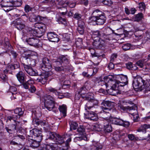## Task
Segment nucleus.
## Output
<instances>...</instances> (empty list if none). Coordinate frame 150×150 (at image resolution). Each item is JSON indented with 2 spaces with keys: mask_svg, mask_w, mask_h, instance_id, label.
<instances>
[{
  "mask_svg": "<svg viewBox=\"0 0 150 150\" xmlns=\"http://www.w3.org/2000/svg\"><path fill=\"white\" fill-rule=\"evenodd\" d=\"M29 55H25L22 58V64L26 72L30 76H37L38 75V72L33 69L30 66H35L36 65V60L30 57Z\"/></svg>",
  "mask_w": 150,
  "mask_h": 150,
  "instance_id": "f257e3e1",
  "label": "nucleus"
},
{
  "mask_svg": "<svg viewBox=\"0 0 150 150\" xmlns=\"http://www.w3.org/2000/svg\"><path fill=\"white\" fill-rule=\"evenodd\" d=\"M106 18L104 14L99 9H97L92 12L89 19L93 25H101L104 24Z\"/></svg>",
  "mask_w": 150,
  "mask_h": 150,
  "instance_id": "f03ea898",
  "label": "nucleus"
},
{
  "mask_svg": "<svg viewBox=\"0 0 150 150\" xmlns=\"http://www.w3.org/2000/svg\"><path fill=\"white\" fill-rule=\"evenodd\" d=\"M133 86L136 88H140L141 90L145 88L144 91L145 94L150 96V89L149 88H146L147 86L145 81L139 76H137L134 78L133 82Z\"/></svg>",
  "mask_w": 150,
  "mask_h": 150,
  "instance_id": "7ed1b4c3",
  "label": "nucleus"
},
{
  "mask_svg": "<svg viewBox=\"0 0 150 150\" xmlns=\"http://www.w3.org/2000/svg\"><path fill=\"white\" fill-rule=\"evenodd\" d=\"M113 76L112 75H109L107 76L104 77V81H100L99 82V85L101 86H104L107 88L106 91L111 94L115 95V93H113V90H112V84H115V82L112 81Z\"/></svg>",
  "mask_w": 150,
  "mask_h": 150,
  "instance_id": "20e7f679",
  "label": "nucleus"
},
{
  "mask_svg": "<svg viewBox=\"0 0 150 150\" xmlns=\"http://www.w3.org/2000/svg\"><path fill=\"white\" fill-rule=\"evenodd\" d=\"M71 134H65L62 136L57 134L56 137V140L57 142L59 144H62L66 141L65 145L66 146V149H67L69 146V143L71 141Z\"/></svg>",
  "mask_w": 150,
  "mask_h": 150,
  "instance_id": "39448f33",
  "label": "nucleus"
},
{
  "mask_svg": "<svg viewBox=\"0 0 150 150\" xmlns=\"http://www.w3.org/2000/svg\"><path fill=\"white\" fill-rule=\"evenodd\" d=\"M24 18H25L26 20L27 19L26 14L22 15L21 18L17 19L13 22L14 26L19 30H21L25 27V21L23 20Z\"/></svg>",
  "mask_w": 150,
  "mask_h": 150,
  "instance_id": "423d86ee",
  "label": "nucleus"
},
{
  "mask_svg": "<svg viewBox=\"0 0 150 150\" xmlns=\"http://www.w3.org/2000/svg\"><path fill=\"white\" fill-rule=\"evenodd\" d=\"M22 3V0H3L0 5L4 7H19Z\"/></svg>",
  "mask_w": 150,
  "mask_h": 150,
  "instance_id": "0eeeda50",
  "label": "nucleus"
},
{
  "mask_svg": "<svg viewBox=\"0 0 150 150\" xmlns=\"http://www.w3.org/2000/svg\"><path fill=\"white\" fill-rule=\"evenodd\" d=\"M35 28H37L38 30L35 31L36 34L35 35L38 38H40L44 34L46 30V25L42 23H37L35 25Z\"/></svg>",
  "mask_w": 150,
  "mask_h": 150,
  "instance_id": "6e6552de",
  "label": "nucleus"
},
{
  "mask_svg": "<svg viewBox=\"0 0 150 150\" xmlns=\"http://www.w3.org/2000/svg\"><path fill=\"white\" fill-rule=\"evenodd\" d=\"M42 62V63L40 64V67L43 71H46L52 69L51 61L47 58H43Z\"/></svg>",
  "mask_w": 150,
  "mask_h": 150,
  "instance_id": "1a4fd4ad",
  "label": "nucleus"
},
{
  "mask_svg": "<svg viewBox=\"0 0 150 150\" xmlns=\"http://www.w3.org/2000/svg\"><path fill=\"white\" fill-rule=\"evenodd\" d=\"M30 136L34 139L41 141L42 139V132L36 129H34L30 131Z\"/></svg>",
  "mask_w": 150,
  "mask_h": 150,
  "instance_id": "9d476101",
  "label": "nucleus"
},
{
  "mask_svg": "<svg viewBox=\"0 0 150 150\" xmlns=\"http://www.w3.org/2000/svg\"><path fill=\"white\" fill-rule=\"evenodd\" d=\"M114 103L109 101L103 100L101 103L102 105L101 108L104 112H107V111L105 110L110 111V108L113 106Z\"/></svg>",
  "mask_w": 150,
  "mask_h": 150,
  "instance_id": "9b49d317",
  "label": "nucleus"
},
{
  "mask_svg": "<svg viewBox=\"0 0 150 150\" xmlns=\"http://www.w3.org/2000/svg\"><path fill=\"white\" fill-rule=\"evenodd\" d=\"M97 109H96V111L93 110H90L88 111V113L85 115V117L88 119L90 120H92L94 121H96L98 120L97 114Z\"/></svg>",
  "mask_w": 150,
  "mask_h": 150,
  "instance_id": "f8f14e48",
  "label": "nucleus"
},
{
  "mask_svg": "<svg viewBox=\"0 0 150 150\" xmlns=\"http://www.w3.org/2000/svg\"><path fill=\"white\" fill-rule=\"evenodd\" d=\"M109 117H107L104 118V120L107 121H109L112 124L121 125L123 124V120L120 118L113 117H110V116H109Z\"/></svg>",
  "mask_w": 150,
  "mask_h": 150,
  "instance_id": "ddd939ff",
  "label": "nucleus"
},
{
  "mask_svg": "<svg viewBox=\"0 0 150 150\" xmlns=\"http://www.w3.org/2000/svg\"><path fill=\"white\" fill-rule=\"evenodd\" d=\"M93 45L95 48L98 49H100L102 47H104L105 42L102 38H98L97 39H94Z\"/></svg>",
  "mask_w": 150,
  "mask_h": 150,
  "instance_id": "4468645a",
  "label": "nucleus"
},
{
  "mask_svg": "<svg viewBox=\"0 0 150 150\" xmlns=\"http://www.w3.org/2000/svg\"><path fill=\"white\" fill-rule=\"evenodd\" d=\"M26 42L30 45L38 47H39V40L37 38H29L26 40Z\"/></svg>",
  "mask_w": 150,
  "mask_h": 150,
  "instance_id": "2eb2a0df",
  "label": "nucleus"
},
{
  "mask_svg": "<svg viewBox=\"0 0 150 150\" xmlns=\"http://www.w3.org/2000/svg\"><path fill=\"white\" fill-rule=\"evenodd\" d=\"M41 141H38V140L36 139H33L28 138V139L27 143L30 147L33 148H36L39 146Z\"/></svg>",
  "mask_w": 150,
  "mask_h": 150,
  "instance_id": "dca6fc26",
  "label": "nucleus"
},
{
  "mask_svg": "<svg viewBox=\"0 0 150 150\" xmlns=\"http://www.w3.org/2000/svg\"><path fill=\"white\" fill-rule=\"evenodd\" d=\"M65 63L66 64H68L69 63L68 59L64 58L61 59L58 58L56 61L54 62L53 63V65L54 67H59L62 66V63Z\"/></svg>",
  "mask_w": 150,
  "mask_h": 150,
  "instance_id": "f3484780",
  "label": "nucleus"
},
{
  "mask_svg": "<svg viewBox=\"0 0 150 150\" xmlns=\"http://www.w3.org/2000/svg\"><path fill=\"white\" fill-rule=\"evenodd\" d=\"M57 34L52 32L48 33L47 34V38L51 42H58L59 40Z\"/></svg>",
  "mask_w": 150,
  "mask_h": 150,
  "instance_id": "a211bd4d",
  "label": "nucleus"
},
{
  "mask_svg": "<svg viewBox=\"0 0 150 150\" xmlns=\"http://www.w3.org/2000/svg\"><path fill=\"white\" fill-rule=\"evenodd\" d=\"M112 81H115V84H112V90L113 92L119 89V87L120 86H123L125 85H124L121 83V81H119L115 79V77L113 76Z\"/></svg>",
  "mask_w": 150,
  "mask_h": 150,
  "instance_id": "6ab92c4d",
  "label": "nucleus"
},
{
  "mask_svg": "<svg viewBox=\"0 0 150 150\" xmlns=\"http://www.w3.org/2000/svg\"><path fill=\"white\" fill-rule=\"evenodd\" d=\"M16 76L20 83H23L24 81H25L26 76L24 72L22 71H19L16 75Z\"/></svg>",
  "mask_w": 150,
  "mask_h": 150,
  "instance_id": "aec40b11",
  "label": "nucleus"
},
{
  "mask_svg": "<svg viewBox=\"0 0 150 150\" xmlns=\"http://www.w3.org/2000/svg\"><path fill=\"white\" fill-rule=\"evenodd\" d=\"M104 123L103 130L105 133H109L112 131V128L110 124L107 121Z\"/></svg>",
  "mask_w": 150,
  "mask_h": 150,
  "instance_id": "412c9836",
  "label": "nucleus"
},
{
  "mask_svg": "<svg viewBox=\"0 0 150 150\" xmlns=\"http://www.w3.org/2000/svg\"><path fill=\"white\" fill-rule=\"evenodd\" d=\"M18 116L15 115H8L6 117L5 120L6 122L8 123L13 122L15 123L16 122V120L18 119Z\"/></svg>",
  "mask_w": 150,
  "mask_h": 150,
  "instance_id": "4be33fe9",
  "label": "nucleus"
},
{
  "mask_svg": "<svg viewBox=\"0 0 150 150\" xmlns=\"http://www.w3.org/2000/svg\"><path fill=\"white\" fill-rule=\"evenodd\" d=\"M55 103V101L45 103H44V107L49 111L53 109L55 110V109H56V108L55 107L54 104Z\"/></svg>",
  "mask_w": 150,
  "mask_h": 150,
  "instance_id": "5701e85b",
  "label": "nucleus"
},
{
  "mask_svg": "<svg viewBox=\"0 0 150 150\" xmlns=\"http://www.w3.org/2000/svg\"><path fill=\"white\" fill-rule=\"evenodd\" d=\"M47 76L45 73H42L40 75V77L37 79V81L44 84L47 80Z\"/></svg>",
  "mask_w": 150,
  "mask_h": 150,
  "instance_id": "b1692460",
  "label": "nucleus"
},
{
  "mask_svg": "<svg viewBox=\"0 0 150 150\" xmlns=\"http://www.w3.org/2000/svg\"><path fill=\"white\" fill-rule=\"evenodd\" d=\"M9 128H11L14 133L17 132V133H21L22 130V127H17L16 122H15L14 124H11L9 126Z\"/></svg>",
  "mask_w": 150,
  "mask_h": 150,
  "instance_id": "393cba45",
  "label": "nucleus"
},
{
  "mask_svg": "<svg viewBox=\"0 0 150 150\" xmlns=\"http://www.w3.org/2000/svg\"><path fill=\"white\" fill-rule=\"evenodd\" d=\"M85 109L86 110L90 111L93 110L96 111V108H95L94 106H93V104L91 101H88L85 105Z\"/></svg>",
  "mask_w": 150,
  "mask_h": 150,
  "instance_id": "a878e982",
  "label": "nucleus"
},
{
  "mask_svg": "<svg viewBox=\"0 0 150 150\" xmlns=\"http://www.w3.org/2000/svg\"><path fill=\"white\" fill-rule=\"evenodd\" d=\"M119 108L120 109L123 110V111L126 112L132 110H135L136 109V107L135 105L131 107L129 106L125 107L120 105L119 106Z\"/></svg>",
  "mask_w": 150,
  "mask_h": 150,
  "instance_id": "bb28decb",
  "label": "nucleus"
},
{
  "mask_svg": "<svg viewBox=\"0 0 150 150\" xmlns=\"http://www.w3.org/2000/svg\"><path fill=\"white\" fill-rule=\"evenodd\" d=\"M103 35V32L102 30L94 31L92 33V37L94 38V39L96 37L98 38H101V36Z\"/></svg>",
  "mask_w": 150,
  "mask_h": 150,
  "instance_id": "cd10ccee",
  "label": "nucleus"
},
{
  "mask_svg": "<svg viewBox=\"0 0 150 150\" xmlns=\"http://www.w3.org/2000/svg\"><path fill=\"white\" fill-rule=\"evenodd\" d=\"M126 68L129 70H136L137 69V67L135 65L133 64L130 62H128L125 64Z\"/></svg>",
  "mask_w": 150,
  "mask_h": 150,
  "instance_id": "c85d7f7f",
  "label": "nucleus"
},
{
  "mask_svg": "<svg viewBox=\"0 0 150 150\" xmlns=\"http://www.w3.org/2000/svg\"><path fill=\"white\" fill-rule=\"evenodd\" d=\"M33 123L35 126H37L40 125L41 126H44L46 123L38 118H34L33 119Z\"/></svg>",
  "mask_w": 150,
  "mask_h": 150,
  "instance_id": "c756f323",
  "label": "nucleus"
},
{
  "mask_svg": "<svg viewBox=\"0 0 150 150\" xmlns=\"http://www.w3.org/2000/svg\"><path fill=\"white\" fill-rule=\"evenodd\" d=\"M59 110L60 112H62L64 117L66 115L67 106L65 104H63L59 106Z\"/></svg>",
  "mask_w": 150,
  "mask_h": 150,
  "instance_id": "7c9ffc66",
  "label": "nucleus"
},
{
  "mask_svg": "<svg viewBox=\"0 0 150 150\" xmlns=\"http://www.w3.org/2000/svg\"><path fill=\"white\" fill-rule=\"evenodd\" d=\"M43 99L44 103L54 101L53 98L48 95H45L43 97Z\"/></svg>",
  "mask_w": 150,
  "mask_h": 150,
  "instance_id": "2f4dec72",
  "label": "nucleus"
},
{
  "mask_svg": "<svg viewBox=\"0 0 150 150\" xmlns=\"http://www.w3.org/2000/svg\"><path fill=\"white\" fill-rule=\"evenodd\" d=\"M102 148V146L99 143L97 142L93 144L91 146V150H101Z\"/></svg>",
  "mask_w": 150,
  "mask_h": 150,
  "instance_id": "473e14b6",
  "label": "nucleus"
},
{
  "mask_svg": "<svg viewBox=\"0 0 150 150\" xmlns=\"http://www.w3.org/2000/svg\"><path fill=\"white\" fill-rule=\"evenodd\" d=\"M57 135L54 132H49L47 133V138L51 140H53L54 139H56Z\"/></svg>",
  "mask_w": 150,
  "mask_h": 150,
  "instance_id": "72a5a7b5",
  "label": "nucleus"
},
{
  "mask_svg": "<svg viewBox=\"0 0 150 150\" xmlns=\"http://www.w3.org/2000/svg\"><path fill=\"white\" fill-rule=\"evenodd\" d=\"M14 112L15 114H17V115H15V116H18V118H20L21 116H22L23 113V111L22 110V109L21 108H16L14 110Z\"/></svg>",
  "mask_w": 150,
  "mask_h": 150,
  "instance_id": "f704fd0d",
  "label": "nucleus"
},
{
  "mask_svg": "<svg viewBox=\"0 0 150 150\" xmlns=\"http://www.w3.org/2000/svg\"><path fill=\"white\" fill-rule=\"evenodd\" d=\"M150 128V125L146 124H144L142 125L138 129L137 131L139 132H142L143 133L146 132V129Z\"/></svg>",
  "mask_w": 150,
  "mask_h": 150,
  "instance_id": "c9c22d12",
  "label": "nucleus"
},
{
  "mask_svg": "<svg viewBox=\"0 0 150 150\" xmlns=\"http://www.w3.org/2000/svg\"><path fill=\"white\" fill-rule=\"evenodd\" d=\"M77 131L81 135H86L85 129L82 125H80L78 127Z\"/></svg>",
  "mask_w": 150,
  "mask_h": 150,
  "instance_id": "e433bc0d",
  "label": "nucleus"
},
{
  "mask_svg": "<svg viewBox=\"0 0 150 150\" xmlns=\"http://www.w3.org/2000/svg\"><path fill=\"white\" fill-rule=\"evenodd\" d=\"M121 81L124 85H126L127 84L128 81H127V77L126 76L122 75L120 77Z\"/></svg>",
  "mask_w": 150,
  "mask_h": 150,
  "instance_id": "4c0bfd02",
  "label": "nucleus"
},
{
  "mask_svg": "<svg viewBox=\"0 0 150 150\" xmlns=\"http://www.w3.org/2000/svg\"><path fill=\"white\" fill-rule=\"evenodd\" d=\"M29 19L30 21L31 22H36L38 20V17L35 15L32 14L30 16Z\"/></svg>",
  "mask_w": 150,
  "mask_h": 150,
  "instance_id": "58836bf2",
  "label": "nucleus"
},
{
  "mask_svg": "<svg viewBox=\"0 0 150 150\" xmlns=\"http://www.w3.org/2000/svg\"><path fill=\"white\" fill-rule=\"evenodd\" d=\"M143 15L142 13H139L135 15L134 18V21L139 22L143 18Z\"/></svg>",
  "mask_w": 150,
  "mask_h": 150,
  "instance_id": "ea45409f",
  "label": "nucleus"
},
{
  "mask_svg": "<svg viewBox=\"0 0 150 150\" xmlns=\"http://www.w3.org/2000/svg\"><path fill=\"white\" fill-rule=\"evenodd\" d=\"M14 69H13L12 64H10L7 66L6 69L4 70V74L7 73L8 72L10 73Z\"/></svg>",
  "mask_w": 150,
  "mask_h": 150,
  "instance_id": "a19ab883",
  "label": "nucleus"
},
{
  "mask_svg": "<svg viewBox=\"0 0 150 150\" xmlns=\"http://www.w3.org/2000/svg\"><path fill=\"white\" fill-rule=\"evenodd\" d=\"M102 127L101 125L96 124L93 126V129L96 131L99 132L102 130Z\"/></svg>",
  "mask_w": 150,
  "mask_h": 150,
  "instance_id": "79ce46f5",
  "label": "nucleus"
},
{
  "mask_svg": "<svg viewBox=\"0 0 150 150\" xmlns=\"http://www.w3.org/2000/svg\"><path fill=\"white\" fill-rule=\"evenodd\" d=\"M86 135H81V136L76 137L74 139V141L75 142H77L78 141H80L83 139L86 140Z\"/></svg>",
  "mask_w": 150,
  "mask_h": 150,
  "instance_id": "37998d69",
  "label": "nucleus"
},
{
  "mask_svg": "<svg viewBox=\"0 0 150 150\" xmlns=\"http://www.w3.org/2000/svg\"><path fill=\"white\" fill-rule=\"evenodd\" d=\"M51 146L48 144H43L41 147L40 150H51Z\"/></svg>",
  "mask_w": 150,
  "mask_h": 150,
  "instance_id": "c03bdc74",
  "label": "nucleus"
},
{
  "mask_svg": "<svg viewBox=\"0 0 150 150\" xmlns=\"http://www.w3.org/2000/svg\"><path fill=\"white\" fill-rule=\"evenodd\" d=\"M138 7L141 11H145L146 8V6L144 2H142L139 3Z\"/></svg>",
  "mask_w": 150,
  "mask_h": 150,
  "instance_id": "a18cd8bd",
  "label": "nucleus"
},
{
  "mask_svg": "<svg viewBox=\"0 0 150 150\" xmlns=\"http://www.w3.org/2000/svg\"><path fill=\"white\" fill-rule=\"evenodd\" d=\"M70 129L72 130V129H76L78 126L77 123L75 122H71L70 124Z\"/></svg>",
  "mask_w": 150,
  "mask_h": 150,
  "instance_id": "49530a36",
  "label": "nucleus"
},
{
  "mask_svg": "<svg viewBox=\"0 0 150 150\" xmlns=\"http://www.w3.org/2000/svg\"><path fill=\"white\" fill-rule=\"evenodd\" d=\"M85 97L86 100L90 101L93 98V94L91 93H87L85 95Z\"/></svg>",
  "mask_w": 150,
  "mask_h": 150,
  "instance_id": "de8ad7c7",
  "label": "nucleus"
},
{
  "mask_svg": "<svg viewBox=\"0 0 150 150\" xmlns=\"http://www.w3.org/2000/svg\"><path fill=\"white\" fill-rule=\"evenodd\" d=\"M103 34L104 35L101 36V38L104 40L105 42H106L107 40H111V38L109 37V35H106L104 33H103Z\"/></svg>",
  "mask_w": 150,
  "mask_h": 150,
  "instance_id": "09e8293b",
  "label": "nucleus"
},
{
  "mask_svg": "<svg viewBox=\"0 0 150 150\" xmlns=\"http://www.w3.org/2000/svg\"><path fill=\"white\" fill-rule=\"evenodd\" d=\"M128 137L129 139L131 141L137 140L139 139L137 137H135L134 135L133 134H129L128 135Z\"/></svg>",
  "mask_w": 150,
  "mask_h": 150,
  "instance_id": "8fccbe9b",
  "label": "nucleus"
},
{
  "mask_svg": "<svg viewBox=\"0 0 150 150\" xmlns=\"http://www.w3.org/2000/svg\"><path fill=\"white\" fill-rule=\"evenodd\" d=\"M64 3L71 8H73L76 6V4L75 3L72 2L71 1H66Z\"/></svg>",
  "mask_w": 150,
  "mask_h": 150,
  "instance_id": "3c124183",
  "label": "nucleus"
},
{
  "mask_svg": "<svg viewBox=\"0 0 150 150\" xmlns=\"http://www.w3.org/2000/svg\"><path fill=\"white\" fill-rule=\"evenodd\" d=\"M131 47V45L129 43H126L124 44L122 46L123 50L125 51H127L129 50Z\"/></svg>",
  "mask_w": 150,
  "mask_h": 150,
  "instance_id": "603ef678",
  "label": "nucleus"
},
{
  "mask_svg": "<svg viewBox=\"0 0 150 150\" xmlns=\"http://www.w3.org/2000/svg\"><path fill=\"white\" fill-rule=\"evenodd\" d=\"M90 70H88L87 72H83L82 74V75L85 77L89 78L91 76H93L92 74H91L89 73Z\"/></svg>",
  "mask_w": 150,
  "mask_h": 150,
  "instance_id": "864d4df0",
  "label": "nucleus"
},
{
  "mask_svg": "<svg viewBox=\"0 0 150 150\" xmlns=\"http://www.w3.org/2000/svg\"><path fill=\"white\" fill-rule=\"evenodd\" d=\"M103 3L105 5L110 6L113 4L111 0H104L103 1Z\"/></svg>",
  "mask_w": 150,
  "mask_h": 150,
  "instance_id": "5fc2aeb1",
  "label": "nucleus"
},
{
  "mask_svg": "<svg viewBox=\"0 0 150 150\" xmlns=\"http://www.w3.org/2000/svg\"><path fill=\"white\" fill-rule=\"evenodd\" d=\"M48 90L49 91L54 94L55 95L59 94V92H57V90L54 88H49Z\"/></svg>",
  "mask_w": 150,
  "mask_h": 150,
  "instance_id": "6e6d98bb",
  "label": "nucleus"
},
{
  "mask_svg": "<svg viewBox=\"0 0 150 150\" xmlns=\"http://www.w3.org/2000/svg\"><path fill=\"white\" fill-rule=\"evenodd\" d=\"M33 8L30 7L29 5H26L24 7L25 11L26 13H28L30 11H32Z\"/></svg>",
  "mask_w": 150,
  "mask_h": 150,
  "instance_id": "4d7b16f0",
  "label": "nucleus"
},
{
  "mask_svg": "<svg viewBox=\"0 0 150 150\" xmlns=\"http://www.w3.org/2000/svg\"><path fill=\"white\" fill-rule=\"evenodd\" d=\"M84 27H78L77 30L79 33L81 35H83L84 32Z\"/></svg>",
  "mask_w": 150,
  "mask_h": 150,
  "instance_id": "13d9d810",
  "label": "nucleus"
},
{
  "mask_svg": "<svg viewBox=\"0 0 150 150\" xmlns=\"http://www.w3.org/2000/svg\"><path fill=\"white\" fill-rule=\"evenodd\" d=\"M78 27H85V24L84 22L81 20L78 21Z\"/></svg>",
  "mask_w": 150,
  "mask_h": 150,
  "instance_id": "bf43d9fd",
  "label": "nucleus"
},
{
  "mask_svg": "<svg viewBox=\"0 0 150 150\" xmlns=\"http://www.w3.org/2000/svg\"><path fill=\"white\" fill-rule=\"evenodd\" d=\"M55 70L57 71L60 72L64 70V68L63 66L54 67Z\"/></svg>",
  "mask_w": 150,
  "mask_h": 150,
  "instance_id": "052dcab7",
  "label": "nucleus"
},
{
  "mask_svg": "<svg viewBox=\"0 0 150 150\" xmlns=\"http://www.w3.org/2000/svg\"><path fill=\"white\" fill-rule=\"evenodd\" d=\"M81 14L77 13H76L74 15L73 17L77 20H79L81 18Z\"/></svg>",
  "mask_w": 150,
  "mask_h": 150,
  "instance_id": "680f3d73",
  "label": "nucleus"
},
{
  "mask_svg": "<svg viewBox=\"0 0 150 150\" xmlns=\"http://www.w3.org/2000/svg\"><path fill=\"white\" fill-rule=\"evenodd\" d=\"M140 32L141 33L139 34V32H136L135 33L134 35L136 37H138V38H143V36L142 35V32L141 31H140Z\"/></svg>",
  "mask_w": 150,
  "mask_h": 150,
  "instance_id": "e2e57ef3",
  "label": "nucleus"
},
{
  "mask_svg": "<svg viewBox=\"0 0 150 150\" xmlns=\"http://www.w3.org/2000/svg\"><path fill=\"white\" fill-rule=\"evenodd\" d=\"M12 65L13 69H18L20 67L19 63L18 62H15V63Z\"/></svg>",
  "mask_w": 150,
  "mask_h": 150,
  "instance_id": "0e129e2a",
  "label": "nucleus"
},
{
  "mask_svg": "<svg viewBox=\"0 0 150 150\" xmlns=\"http://www.w3.org/2000/svg\"><path fill=\"white\" fill-rule=\"evenodd\" d=\"M23 86V87L25 89H28L29 88V86L27 81H24L23 83H20Z\"/></svg>",
  "mask_w": 150,
  "mask_h": 150,
  "instance_id": "69168bd1",
  "label": "nucleus"
},
{
  "mask_svg": "<svg viewBox=\"0 0 150 150\" xmlns=\"http://www.w3.org/2000/svg\"><path fill=\"white\" fill-rule=\"evenodd\" d=\"M117 54H113L111 56L110 58V62H113L115 59L117 58Z\"/></svg>",
  "mask_w": 150,
  "mask_h": 150,
  "instance_id": "338daca9",
  "label": "nucleus"
},
{
  "mask_svg": "<svg viewBox=\"0 0 150 150\" xmlns=\"http://www.w3.org/2000/svg\"><path fill=\"white\" fill-rule=\"evenodd\" d=\"M137 65L140 68H142L144 67L143 65V62L142 61H139L136 63Z\"/></svg>",
  "mask_w": 150,
  "mask_h": 150,
  "instance_id": "774afa93",
  "label": "nucleus"
}]
</instances>
